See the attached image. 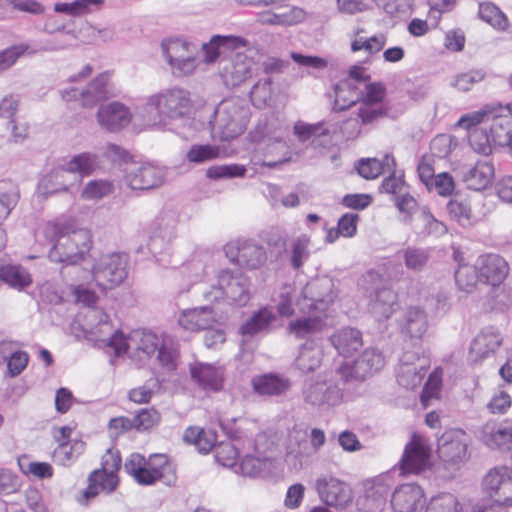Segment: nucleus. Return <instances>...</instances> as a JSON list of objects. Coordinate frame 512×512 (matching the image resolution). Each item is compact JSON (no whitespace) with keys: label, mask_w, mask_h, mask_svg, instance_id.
I'll use <instances>...</instances> for the list:
<instances>
[{"label":"nucleus","mask_w":512,"mask_h":512,"mask_svg":"<svg viewBox=\"0 0 512 512\" xmlns=\"http://www.w3.org/2000/svg\"><path fill=\"white\" fill-rule=\"evenodd\" d=\"M88 318L98 319L96 324L91 323L89 337L113 351L116 356L127 355L131 359L143 361L157 351V359L163 367L167 370L177 367L178 344L172 336L146 330H135L126 336L121 331L113 330L109 316L101 310H91Z\"/></svg>","instance_id":"nucleus-1"},{"label":"nucleus","mask_w":512,"mask_h":512,"mask_svg":"<svg viewBox=\"0 0 512 512\" xmlns=\"http://www.w3.org/2000/svg\"><path fill=\"white\" fill-rule=\"evenodd\" d=\"M303 295V303L298 302L302 315L290 321L287 327L288 332L298 339L316 335L333 325L331 305L337 297L329 277L308 282Z\"/></svg>","instance_id":"nucleus-2"},{"label":"nucleus","mask_w":512,"mask_h":512,"mask_svg":"<svg viewBox=\"0 0 512 512\" xmlns=\"http://www.w3.org/2000/svg\"><path fill=\"white\" fill-rule=\"evenodd\" d=\"M479 124L487 125L489 135H483L482 140L477 142L480 132L477 129L471 131L469 142L475 151L488 154L492 144L512 148V112L508 106L486 105L479 111L463 115L457 123L464 129H471Z\"/></svg>","instance_id":"nucleus-3"},{"label":"nucleus","mask_w":512,"mask_h":512,"mask_svg":"<svg viewBox=\"0 0 512 512\" xmlns=\"http://www.w3.org/2000/svg\"><path fill=\"white\" fill-rule=\"evenodd\" d=\"M43 235L53 243L48 256L56 263L77 264L92 247L90 231L77 228L71 222H48L43 227Z\"/></svg>","instance_id":"nucleus-4"},{"label":"nucleus","mask_w":512,"mask_h":512,"mask_svg":"<svg viewBox=\"0 0 512 512\" xmlns=\"http://www.w3.org/2000/svg\"><path fill=\"white\" fill-rule=\"evenodd\" d=\"M191 107L190 94L179 87L161 90L147 97L143 106H137L136 115L148 126H156L158 117L178 119L186 115Z\"/></svg>","instance_id":"nucleus-5"},{"label":"nucleus","mask_w":512,"mask_h":512,"mask_svg":"<svg viewBox=\"0 0 512 512\" xmlns=\"http://www.w3.org/2000/svg\"><path fill=\"white\" fill-rule=\"evenodd\" d=\"M124 469L137 484L142 486H150L158 481L172 486L176 482L175 467L163 454L151 455L146 459L140 453H132L126 459Z\"/></svg>","instance_id":"nucleus-6"},{"label":"nucleus","mask_w":512,"mask_h":512,"mask_svg":"<svg viewBox=\"0 0 512 512\" xmlns=\"http://www.w3.org/2000/svg\"><path fill=\"white\" fill-rule=\"evenodd\" d=\"M251 116L250 107L246 100L230 97L222 100L216 110L212 135L220 141H230L237 138L247 128Z\"/></svg>","instance_id":"nucleus-7"},{"label":"nucleus","mask_w":512,"mask_h":512,"mask_svg":"<svg viewBox=\"0 0 512 512\" xmlns=\"http://www.w3.org/2000/svg\"><path fill=\"white\" fill-rule=\"evenodd\" d=\"M249 278L240 271L222 269L217 274V285L201 287L202 299L209 303L226 299L230 304L243 306L251 298Z\"/></svg>","instance_id":"nucleus-8"},{"label":"nucleus","mask_w":512,"mask_h":512,"mask_svg":"<svg viewBox=\"0 0 512 512\" xmlns=\"http://www.w3.org/2000/svg\"><path fill=\"white\" fill-rule=\"evenodd\" d=\"M359 288L369 298V309L378 321L388 319L397 309L396 293L381 287V276L375 271H368L358 282Z\"/></svg>","instance_id":"nucleus-9"},{"label":"nucleus","mask_w":512,"mask_h":512,"mask_svg":"<svg viewBox=\"0 0 512 512\" xmlns=\"http://www.w3.org/2000/svg\"><path fill=\"white\" fill-rule=\"evenodd\" d=\"M345 384L336 376V370L317 378L308 379L303 387V399L310 406L324 408L338 405L343 396Z\"/></svg>","instance_id":"nucleus-10"},{"label":"nucleus","mask_w":512,"mask_h":512,"mask_svg":"<svg viewBox=\"0 0 512 512\" xmlns=\"http://www.w3.org/2000/svg\"><path fill=\"white\" fill-rule=\"evenodd\" d=\"M162 52L172 73L177 76L192 74L197 65V46L182 39H170L162 42Z\"/></svg>","instance_id":"nucleus-11"},{"label":"nucleus","mask_w":512,"mask_h":512,"mask_svg":"<svg viewBox=\"0 0 512 512\" xmlns=\"http://www.w3.org/2000/svg\"><path fill=\"white\" fill-rule=\"evenodd\" d=\"M385 365V358L375 348L365 349L353 362H343L336 369V376L343 384L352 381H363L381 370Z\"/></svg>","instance_id":"nucleus-12"},{"label":"nucleus","mask_w":512,"mask_h":512,"mask_svg":"<svg viewBox=\"0 0 512 512\" xmlns=\"http://www.w3.org/2000/svg\"><path fill=\"white\" fill-rule=\"evenodd\" d=\"M128 257L121 253L101 256L92 269L93 279L101 289L118 286L127 277Z\"/></svg>","instance_id":"nucleus-13"},{"label":"nucleus","mask_w":512,"mask_h":512,"mask_svg":"<svg viewBox=\"0 0 512 512\" xmlns=\"http://www.w3.org/2000/svg\"><path fill=\"white\" fill-rule=\"evenodd\" d=\"M223 251L230 263L250 270L262 267L267 260L265 248L248 239L232 240Z\"/></svg>","instance_id":"nucleus-14"},{"label":"nucleus","mask_w":512,"mask_h":512,"mask_svg":"<svg viewBox=\"0 0 512 512\" xmlns=\"http://www.w3.org/2000/svg\"><path fill=\"white\" fill-rule=\"evenodd\" d=\"M429 367L430 360L424 353L405 351L396 369L398 384L407 390L419 387Z\"/></svg>","instance_id":"nucleus-15"},{"label":"nucleus","mask_w":512,"mask_h":512,"mask_svg":"<svg viewBox=\"0 0 512 512\" xmlns=\"http://www.w3.org/2000/svg\"><path fill=\"white\" fill-rule=\"evenodd\" d=\"M469 437L459 429L444 432L438 440V456L449 467L457 469L469 459Z\"/></svg>","instance_id":"nucleus-16"},{"label":"nucleus","mask_w":512,"mask_h":512,"mask_svg":"<svg viewBox=\"0 0 512 512\" xmlns=\"http://www.w3.org/2000/svg\"><path fill=\"white\" fill-rule=\"evenodd\" d=\"M359 106H357V117L363 125L372 124L386 113L384 100L386 88L382 83H370L360 91Z\"/></svg>","instance_id":"nucleus-17"},{"label":"nucleus","mask_w":512,"mask_h":512,"mask_svg":"<svg viewBox=\"0 0 512 512\" xmlns=\"http://www.w3.org/2000/svg\"><path fill=\"white\" fill-rule=\"evenodd\" d=\"M315 490L324 504L337 509L346 508L353 499L351 487L330 474H321L317 477Z\"/></svg>","instance_id":"nucleus-18"},{"label":"nucleus","mask_w":512,"mask_h":512,"mask_svg":"<svg viewBox=\"0 0 512 512\" xmlns=\"http://www.w3.org/2000/svg\"><path fill=\"white\" fill-rule=\"evenodd\" d=\"M483 485L492 501L504 507H512V467L499 465L490 469Z\"/></svg>","instance_id":"nucleus-19"},{"label":"nucleus","mask_w":512,"mask_h":512,"mask_svg":"<svg viewBox=\"0 0 512 512\" xmlns=\"http://www.w3.org/2000/svg\"><path fill=\"white\" fill-rule=\"evenodd\" d=\"M110 74L104 72L95 77L85 88L69 87L61 90L65 101H80L84 107H93L109 97Z\"/></svg>","instance_id":"nucleus-20"},{"label":"nucleus","mask_w":512,"mask_h":512,"mask_svg":"<svg viewBox=\"0 0 512 512\" xmlns=\"http://www.w3.org/2000/svg\"><path fill=\"white\" fill-rule=\"evenodd\" d=\"M431 446L428 440L414 434L406 444L400 460V469L403 474H418L430 465Z\"/></svg>","instance_id":"nucleus-21"},{"label":"nucleus","mask_w":512,"mask_h":512,"mask_svg":"<svg viewBox=\"0 0 512 512\" xmlns=\"http://www.w3.org/2000/svg\"><path fill=\"white\" fill-rule=\"evenodd\" d=\"M164 176V169L153 164H130L125 169L124 181L133 190H148L160 186Z\"/></svg>","instance_id":"nucleus-22"},{"label":"nucleus","mask_w":512,"mask_h":512,"mask_svg":"<svg viewBox=\"0 0 512 512\" xmlns=\"http://www.w3.org/2000/svg\"><path fill=\"white\" fill-rule=\"evenodd\" d=\"M393 485L390 474H381L364 484L365 492L361 502L367 512H382L387 504V497Z\"/></svg>","instance_id":"nucleus-23"},{"label":"nucleus","mask_w":512,"mask_h":512,"mask_svg":"<svg viewBox=\"0 0 512 512\" xmlns=\"http://www.w3.org/2000/svg\"><path fill=\"white\" fill-rule=\"evenodd\" d=\"M309 437L310 445L306 440V431L295 427L290 434L288 456L302 461L309 458L313 453L318 452L326 442L325 432L319 428H313Z\"/></svg>","instance_id":"nucleus-24"},{"label":"nucleus","mask_w":512,"mask_h":512,"mask_svg":"<svg viewBox=\"0 0 512 512\" xmlns=\"http://www.w3.org/2000/svg\"><path fill=\"white\" fill-rule=\"evenodd\" d=\"M253 65V60L247 55L236 53L220 61L219 74L227 87H235L251 76Z\"/></svg>","instance_id":"nucleus-25"},{"label":"nucleus","mask_w":512,"mask_h":512,"mask_svg":"<svg viewBox=\"0 0 512 512\" xmlns=\"http://www.w3.org/2000/svg\"><path fill=\"white\" fill-rule=\"evenodd\" d=\"M218 320L217 312L209 305L184 309L178 316L179 326L189 332L211 329Z\"/></svg>","instance_id":"nucleus-26"},{"label":"nucleus","mask_w":512,"mask_h":512,"mask_svg":"<svg viewBox=\"0 0 512 512\" xmlns=\"http://www.w3.org/2000/svg\"><path fill=\"white\" fill-rule=\"evenodd\" d=\"M478 266L479 281L489 285L503 284L509 275L507 261L498 254L481 255L476 260Z\"/></svg>","instance_id":"nucleus-27"},{"label":"nucleus","mask_w":512,"mask_h":512,"mask_svg":"<svg viewBox=\"0 0 512 512\" xmlns=\"http://www.w3.org/2000/svg\"><path fill=\"white\" fill-rule=\"evenodd\" d=\"M424 491L416 483L397 486L391 495L394 512H417L423 507Z\"/></svg>","instance_id":"nucleus-28"},{"label":"nucleus","mask_w":512,"mask_h":512,"mask_svg":"<svg viewBox=\"0 0 512 512\" xmlns=\"http://www.w3.org/2000/svg\"><path fill=\"white\" fill-rule=\"evenodd\" d=\"M97 120L101 127L114 132L131 122L132 113L123 103L113 101L98 109Z\"/></svg>","instance_id":"nucleus-29"},{"label":"nucleus","mask_w":512,"mask_h":512,"mask_svg":"<svg viewBox=\"0 0 512 512\" xmlns=\"http://www.w3.org/2000/svg\"><path fill=\"white\" fill-rule=\"evenodd\" d=\"M192 379L204 390L219 391L223 386L224 372L213 364L194 362L190 365Z\"/></svg>","instance_id":"nucleus-30"},{"label":"nucleus","mask_w":512,"mask_h":512,"mask_svg":"<svg viewBox=\"0 0 512 512\" xmlns=\"http://www.w3.org/2000/svg\"><path fill=\"white\" fill-rule=\"evenodd\" d=\"M502 343V336L492 328L482 330L472 341L469 359L479 363L489 357Z\"/></svg>","instance_id":"nucleus-31"},{"label":"nucleus","mask_w":512,"mask_h":512,"mask_svg":"<svg viewBox=\"0 0 512 512\" xmlns=\"http://www.w3.org/2000/svg\"><path fill=\"white\" fill-rule=\"evenodd\" d=\"M244 38L233 35H214L209 42L202 45L205 63L215 62L222 54L246 46Z\"/></svg>","instance_id":"nucleus-32"},{"label":"nucleus","mask_w":512,"mask_h":512,"mask_svg":"<svg viewBox=\"0 0 512 512\" xmlns=\"http://www.w3.org/2000/svg\"><path fill=\"white\" fill-rule=\"evenodd\" d=\"M426 312L419 306H410L403 314L400 323L401 332L411 339H422L428 330Z\"/></svg>","instance_id":"nucleus-33"},{"label":"nucleus","mask_w":512,"mask_h":512,"mask_svg":"<svg viewBox=\"0 0 512 512\" xmlns=\"http://www.w3.org/2000/svg\"><path fill=\"white\" fill-rule=\"evenodd\" d=\"M251 385L261 396H281L290 389L291 381L285 376L268 373L253 377Z\"/></svg>","instance_id":"nucleus-34"},{"label":"nucleus","mask_w":512,"mask_h":512,"mask_svg":"<svg viewBox=\"0 0 512 512\" xmlns=\"http://www.w3.org/2000/svg\"><path fill=\"white\" fill-rule=\"evenodd\" d=\"M340 124L333 120H323L317 123L297 121L293 127V134L299 142H306L321 136H330L340 131Z\"/></svg>","instance_id":"nucleus-35"},{"label":"nucleus","mask_w":512,"mask_h":512,"mask_svg":"<svg viewBox=\"0 0 512 512\" xmlns=\"http://www.w3.org/2000/svg\"><path fill=\"white\" fill-rule=\"evenodd\" d=\"M118 485V476L109 472L95 470L89 476L88 487L83 491L79 502L87 505L88 502L99 493L109 494L113 492Z\"/></svg>","instance_id":"nucleus-36"},{"label":"nucleus","mask_w":512,"mask_h":512,"mask_svg":"<svg viewBox=\"0 0 512 512\" xmlns=\"http://www.w3.org/2000/svg\"><path fill=\"white\" fill-rule=\"evenodd\" d=\"M493 178L494 167L488 161H478L463 173V181L466 186L475 191L486 189L492 183Z\"/></svg>","instance_id":"nucleus-37"},{"label":"nucleus","mask_w":512,"mask_h":512,"mask_svg":"<svg viewBox=\"0 0 512 512\" xmlns=\"http://www.w3.org/2000/svg\"><path fill=\"white\" fill-rule=\"evenodd\" d=\"M72 178L66 166L63 164L41 179L38 184V192L43 196H49L67 191L68 188L73 185Z\"/></svg>","instance_id":"nucleus-38"},{"label":"nucleus","mask_w":512,"mask_h":512,"mask_svg":"<svg viewBox=\"0 0 512 512\" xmlns=\"http://www.w3.org/2000/svg\"><path fill=\"white\" fill-rule=\"evenodd\" d=\"M304 288L298 291L293 285H283L273 296L278 314L281 317H290L294 313V307H298V302L304 301Z\"/></svg>","instance_id":"nucleus-39"},{"label":"nucleus","mask_w":512,"mask_h":512,"mask_svg":"<svg viewBox=\"0 0 512 512\" xmlns=\"http://www.w3.org/2000/svg\"><path fill=\"white\" fill-rule=\"evenodd\" d=\"M330 342L339 354L348 356L357 351L363 344L361 332L357 329L345 327L336 331Z\"/></svg>","instance_id":"nucleus-40"},{"label":"nucleus","mask_w":512,"mask_h":512,"mask_svg":"<svg viewBox=\"0 0 512 512\" xmlns=\"http://www.w3.org/2000/svg\"><path fill=\"white\" fill-rule=\"evenodd\" d=\"M483 441L491 448L503 451L512 449V425L487 424L483 430Z\"/></svg>","instance_id":"nucleus-41"},{"label":"nucleus","mask_w":512,"mask_h":512,"mask_svg":"<svg viewBox=\"0 0 512 512\" xmlns=\"http://www.w3.org/2000/svg\"><path fill=\"white\" fill-rule=\"evenodd\" d=\"M64 165L75 181H80L99 167L97 156L89 152L74 155Z\"/></svg>","instance_id":"nucleus-42"},{"label":"nucleus","mask_w":512,"mask_h":512,"mask_svg":"<svg viewBox=\"0 0 512 512\" xmlns=\"http://www.w3.org/2000/svg\"><path fill=\"white\" fill-rule=\"evenodd\" d=\"M396 162L393 156L386 154L382 160L376 158L361 159L357 171L365 179H375L383 172H394Z\"/></svg>","instance_id":"nucleus-43"},{"label":"nucleus","mask_w":512,"mask_h":512,"mask_svg":"<svg viewBox=\"0 0 512 512\" xmlns=\"http://www.w3.org/2000/svg\"><path fill=\"white\" fill-rule=\"evenodd\" d=\"M322 358L323 352L319 346L313 343H305L299 349L295 366L302 373H309L320 367Z\"/></svg>","instance_id":"nucleus-44"},{"label":"nucleus","mask_w":512,"mask_h":512,"mask_svg":"<svg viewBox=\"0 0 512 512\" xmlns=\"http://www.w3.org/2000/svg\"><path fill=\"white\" fill-rule=\"evenodd\" d=\"M364 32L363 28L354 30L351 36V50L353 52L364 51L367 54H375L383 49L387 42V37L383 33L373 35L371 37H363L361 34Z\"/></svg>","instance_id":"nucleus-45"},{"label":"nucleus","mask_w":512,"mask_h":512,"mask_svg":"<svg viewBox=\"0 0 512 512\" xmlns=\"http://www.w3.org/2000/svg\"><path fill=\"white\" fill-rule=\"evenodd\" d=\"M19 199L18 186L10 180H0V225L8 219Z\"/></svg>","instance_id":"nucleus-46"},{"label":"nucleus","mask_w":512,"mask_h":512,"mask_svg":"<svg viewBox=\"0 0 512 512\" xmlns=\"http://www.w3.org/2000/svg\"><path fill=\"white\" fill-rule=\"evenodd\" d=\"M478 15L481 20L499 32H506L510 27L507 15L492 2H481Z\"/></svg>","instance_id":"nucleus-47"},{"label":"nucleus","mask_w":512,"mask_h":512,"mask_svg":"<svg viewBox=\"0 0 512 512\" xmlns=\"http://www.w3.org/2000/svg\"><path fill=\"white\" fill-rule=\"evenodd\" d=\"M275 320L276 315L272 308L263 307L241 325L240 333L243 336H253L267 329L268 326Z\"/></svg>","instance_id":"nucleus-48"},{"label":"nucleus","mask_w":512,"mask_h":512,"mask_svg":"<svg viewBox=\"0 0 512 512\" xmlns=\"http://www.w3.org/2000/svg\"><path fill=\"white\" fill-rule=\"evenodd\" d=\"M275 320L276 315L272 308L263 307L241 325L240 333L243 336H253L267 329L268 326Z\"/></svg>","instance_id":"nucleus-49"},{"label":"nucleus","mask_w":512,"mask_h":512,"mask_svg":"<svg viewBox=\"0 0 512 512\" xmlns=\"http://www.w3.org/2000/svg\"><path fill=\"white\" fill-rule=\"evenodd\" d=\"M185 442L193 444L200 453H208L215 448L216 433L212 430H204L198 427H189L183 435Z\"/></svg>","instance_id":"nucleus-50"},{"label":"nucleus","mask_w":512,"mask_h":512,"mask_svg":"<svg viewBox=\"0 0 512 512\" xmlns=\"http://www.w3.org/2000/svg\"><path fill=\"white\" fill-rule=\"evenodd\" d=\"M334 109L344 110L352 105L359 106V88L351 81H340L334 87Z\"/></svg>","instance_id":"nucleus-51"},{"label":"nucleus","mask_w":512,"mask_h":512,"mask_svg":"<svg viewBox=\"0 0 512 512\" xmlns=\"http://www.w3.org/2000/svg\"><path fill=\"white\" fill-rule=\"evenodd\" d=\"M0 279L17 290H22L32 283L31 275L20 265L2 266L0 268Z\"/></svg>","instance_id":"nucleus-52"},{"label":"nucleus","mask_w":512,"mask_h":512,"mask_svg":"<svg viewBox=\"0 0 512 512\" xmlns=\"http://www.w3.org/2000/svg\"><path fill=\"white\" fill-rule=\"evenodd\" d=\"M462 510L463 506L456 495L440 492L429 499L425 512H462Z\"/></svg>","instance_id":"nucleus-53"},{"label":"nucleus","mask_w":512,"mask_h":512,"mask_svg":"<svg viewBox=\"0 0 512 512\" xmlns=\"http://www.w3.org/2000/svg\"><path fill=\"white\" fill-rule=\"evenodd\" d=\"M486 306L494 311H506L512 306V287L498 284L491 286L486 297Z\"/></svg>","instance_id":"nucleus-54"},{"label":"nucleus","mask_w":512,"mask_h":512,"mask_svg":"<svg viewBox=\"0 0 512 512\" xmlns=\"http://www.w3.org/2000/svg\"><path fill=\"white\" fill-rule=\"evenodd\" d=\"M269 463V457L259 452L256 449V455H246L238 463L235 473H240L244 476L255 477L265 470Z\"/></svg>","instance_id":"nucleus-55"},{"label":"nucleus","mask_w":512,"mask_h":512,"mask_svg":"<svg viewBox=\"0 0 512 512\" xmlns=\"http://www.w3.org/2000/svg\"><path fill=\"white\" fill-rule=\"evenodd\" d=\"M177 226V213L174 211H164L155 220L154 233L168 242L176 236Z\"/></svg>","instance_id":"nucleus-56"},{"label":"nucleus","mask_w":512,"mask_h":512,"mask_svg":"<svg viewBox=\"0 0 512 512\" xmlns=\"http://www.w3.org/2000/svg\"><path fill=\"white\" fill-rule=\"evenodd\" d=\"M41 49L31 48L29 44L19 43L0 51V74L11 68L18 59L28 54H35Z\"/></svg>","instance_id":"nucleus-57"},{"label":"nucleus","mask_w":512,"mask_h":512,"mask_svg":"<svg viewBox=\"0 0 512 512\" xmlns=\"http://www.w3.org/2000/svg\"><path fill=\"white\" fill-rule=\"evenodd\" d=\"M479 281L478 266L462 264L455 272V282L459 290L471 293Z\"/></svg>","instance_id":"nucleus-58"},{"label":"nucleus","mask_w":512,"mask_h":512,"mask_svg":"<svg viewBox=\"0 0 512 512\" xmlns=\"http://www.w3.org/2000/svg\"><path fill=\"white\" fill-rule=\"evenodd\" d=\"M447 210L449 215L462 226H471L477 221L467 200H450Z\"/></svg>","instance_id":"nucleus-59"},{"label":"nucleus","mask_w":512,"mask_h":512,"mask_svg":"<svg viewBox=\"0 0 512 512\" xmlns=\"http://www.w3.org/2000/svg\"><path fill=\"white\" fill-rule=\"evenodd\" d=\"M114 186L107 180L89 181L81 192V198L86 201H100L113 192Z\"/></svg>","instance_id":"nucleus-60"},{"label":"nucleus","mask_w":512,"mask_h":512,"mask_svg":"<svg viewBox=\"0 0 512 512\" xmlns=\"http://www.w3.org/2000/svg\"><path fill=\"white\" fill-rule=\"evenodd\" d=\"M278 14L279 26H293L303 22L306 18L304 9L294 5L275 4Z\"/></svg>","instance_id":"nucleus-61"},{"label":"nucleus","mask_w":512,"mask_h":512,"mask_svg":"<svg viewBox=\"0 0 512 512\" xmlns=\"http://www.w3.org/2000/svg\"><path fill=\"white\" fill-rule=\"evenodd\" d=\"M273 88L270 78L259 80L251 89L250 97L254 106L266 107L272 101Z\"/></svg>","instance_id":"nucleus-62"},{"label":"nucleus","mask_w":512,"mask_h":512,"mask_svg":"<svg viewBox=\"0 0 512 512\" xmlns=\"http://www.w3.org/2000/svg\"><path fill=\"white\" fill-rule=\"evenodd\" d=\"M221 150L219 146L205 144L192 145L186 154V158L190 163H204L220 156Z\"/></svg>","instance_id":"nucleus-63"},{"label":"nucleus","mask_w":512,"mask_h":512,"mask_svg":"<svg viewBox=\"0 0 512 512\" xmlns=\"http://www.w3.org/2000/svg\"><path fill=\"white\" fill-rule=\"evenodd\" d=\"M215 459L224 467L233 469L235 472L238 465V450L231 442H221L215 448Z\"/></svg>","instance_id":"nucleus-64"}]
</instances>
